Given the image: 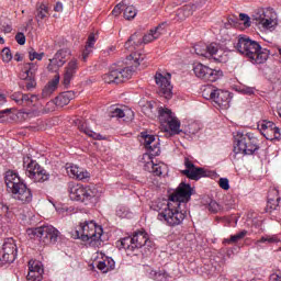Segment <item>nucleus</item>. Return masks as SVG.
Wrapping results in <instances>:
<instances>
[{
    "label": "nucleus",
    "mask_w": 281,
    "mask_h": 281,
    "mask_svg": "<svg viewBox=\"0 0 281 281\" xmlns=\"http://www.w3.org/2000/svg\"><path fill=\"white\" fill-rule=\"evenodd\" d=\"M235 48L239 54L249 58L252 65H262L269 58V49L263 48L258 42L247 36H239Z\"/></svg>",
    "instance_id": "1"
},
{
    "label": "nucleus",
    "mask_w": 281,
    "mask_h": 281,
    "mask_svg": "<svg viewBox=\"0 0 281 281\" xmlns=\"http://www.w3.org/2000/svg\"><path fill=\"white\" fill-rule=\"evenodd\" d=\"M5 183L8 190L12 192L13 198L21 203H32V190L27 188V184L19 177V173L14 171H8L5 175Z\"/></svg>",
    "instance_id": "2"
},
{
    "label": "nucleus",
    "mask_w": 281,
    "mask_h": 281,
    "mask_svg": "<svg viewBox=\"0 0 281 281\" xmlns=\"http://www.w3.org/2000/svg\"><path fill=\"white\" fill-rule=\"evenodd\" d=\"M104 229L102 226L95 224V222H85L81 223L76 231L77 238L83 243H89L91 247H102V234Z\"/></svg>",
    "instance_id": "3"
},
{
    "label": "nucleus",
    "mask_w": 281,
    "mask_h": 281,
    "mask_svg": "<svg viewBox=\"0 0 281 281\" xmlns=\"http://www.w3.org/2000/svg\"><path fill=\"white\" fill-rule=\"evenodd\" d=\"M235 155H254L256 150H260L258 137L254 133L243 134L240 132L235 135Z\"/></svg>",
    "instance_id": "4"
},
{
    "label": "nucleus",
    "mask_w": 281,
    "mask_h": 281,
    "mask_svg": "<svg viewBox=\"0 0 281 281\" xmlns=\"http://www.w3.org/2000/svg\"><path fill=\"white\" fill-rule=\"evenodd\" d=\"M29 236H36L40 238V243L43 245H55L57 240H60V231L53 225H44L35 228H29L26 231Z\"/></svg>",
    "instance_id": "5"
},
{
    "label": "nucleus",
    "mask_w": 281,
    "mask_h": 281,
    "mask_svg": "<svg viewBox=\"0 0 281 281\" xmlns=\"http://www.w3.org/2000/svg\"><path fill=\"white\" fill-rule=\"evenodd\" d=\"M158 221L166 223L170 227L181 225L186 218V212L181 211L179 202H172L169 200V207L164 213H159Z\"/></svg>",
    "instance_id": "6"
},
{
    "label": "nucleus",
    "mask_w": 281,
    "mask_h": 281,
    "mask_svg": "<svg viewBox=\"0 0 281 281\" xmlns=\"http://www.w3.org/2000/svg\"><path fill=\"white\" fill-rule=\"evenodd\" d=\"M158 120L164 131H170L172 135H179L181 133V121L175 116L172 110L160 106L158 109Z\"/></svg>",
    "instance_id": "7"
},
{
    "label": "nucleus",
    "mask_w": 281,
    "mask_h": 281,
    "mask_svg": "<svg viewBox=\"0 0 281 281\" xmlns=\"http://www.w3.org/2000/svg\"><path fill=\"white\" fill-rule=\"evenodd\" d=\"M142 45H144V40L140 33H134L125 43V49L132 52L130 60H133L134 67H139V65H142V60L146 58V55L135 52V49H137V47H142Z\"/></svg>",
    "instance_id": "8"
},
{
    "label": "nucleus",
    "mask_w": 281,
    "mask_h": 281,
    "mask_svg": "<svg viewBox=\"0 0 281 281\" xmlns=\"http://www.w3.org/2000/svg\"><path fill=\"white\" fill-rule=\"evenodd\" d=\"M68 193L71 201H80L81 203H86V205L94 196L93 191L89 187L76 182L68 183Z\"/></svg>",
    "instance_id": "9"
},
{
    "label": "nucleus",
    "mask_w": 281,
    "mask_h": 281,
    "mask_svg": "<svg viewBox=\"0 0 281 281\" xmlns=\"http://www.w3.org/2000/svg\"><path fill=\"white\" fill-rule=\"evenodd\" d=\"M133 76V69L131 67L125 68H114L112 67L111 70L103 75V80L108 85L115 83L120 85L121 82H124L128 80Z\"/></svg>",
    "instance_id": "10"
},
{
    "label": "nucleus",
    "mask_w": 281,
    "mask_h": 281,
    "mask_svg": "<svg viewBox=\"0 0 281 281\" xmlns=\"http://www.w3.org/2000/svg\"><path fill=\"white\" fill-rule=\"evenodd\" d=\"M193 71L196 78L204 80V82H216V80L223 78V70L212 69L203 64H195Z\"/></svg>",
    "instance_id": "11"
},
{
    "label": "nucleus",
    "mask_w": 281,
    "mask_h": 281,
    "mask_svg": "<svg viewBox=\"0 0 281 281\" xmlns=\"http://www.w3.org/2000/svg\"><path fill=\"white\" fill-rule=\"evenodd\" d=\"M184 167L186 169L181 171L187 179H191V181H199L202 177H210L207 170L201 167L194 166V162L190 160V158H184Z\"/></svg>",
    "instance_id": "12"
},
{
    "label": "nucleus",
    "mask_w": 281,
    "mask_h": 281,
    "mask_svg": "<svg viewBox=\"0 0 281 281\" xmlns=\"http://www.w3.org/2000/svg\"><path fill=\"white\" fill-rule=\"evenodd\" d=\"M172 76L169 72H156L155 82L159 88V94L164 95L167 100L172 98V85L170 83Z\"/></svg>",
    "instance_id": "13"
},
{
    "label": "nucleus",
    "mask_w": 281,
    "mask_h": 281,
    "mask_svg": "<svg viewBox=\"0 0 281 281\" xmlns=\"http://www.w3.org/2000/svg\"><path fill=\"white\" fill-rule=\"evenodd\" d=\"M258 131H260L261 135L270 142H273V139H280V127L276 126V123L271 121H259L258 122Z\"/></svg>",
    "instance_id": "14"
},
{
    "label": "nucleus",
    "mask_w": 281,
    "mask_h": 281,
    "mask_svg": "<svg viewBox=\"0 0 281 281\" xmlns=\"http://www.w3.org/2000/svg\"><path fill=\"white\" fill-rule=\"evenodd\" d=\"M191 198L192 187L190 184H186V182H181L177 191L169 196V201L173 203L177 202L181 205V203H188Z\"/></svg>",
    "instance_id": "15"
},
{
    "label": "nucleus",
    "mask_w": 281,
    "mask_h": 281,
    "mask_svg": "<svg viewBox=\"0 0 281 281\" xmlns=\"http://www.w3.org/2000/svg\"><path fill=\"white\" fill-rule=\"evenodd\" d=\"M140 137L144 140L143 144L146 150H148L149 153L145 154V157H148V159H150V157H159V155H161V149H159V145L155 135H149L148 133L143 132L140 134Z\"/></svg>",
    "instance_id": "16"
},
{
    "label": "nucleus",
    "mask_w": 281,
    "mask_h": 281,
    "mask_svg": "<svg viewBox=\"0 0 281 281\" xmlns=\"http://www.w3.org/2000/svg\"><path fill=\"white\" fill-rule=\"evenodd\" d=\"M11 100H13V102H15L19 106H27L29 109H32L33 106H36V103L38 102V95L14 92L11 94Z\"/></svg>",
    "instance_id": "17"
},
{
    "label": "nucleus",
    "mask_w": 281,
    "mask_h": 281,
    "mask_svg": "<svg viewBox=\"0 0 281 281\" xmlns=\"http://www.w3.org/2000/svg\"><path fill=\"white\" fill-rule=\"evenodd\" d=\"M71 56V52L67 48L59 49L53 59H49L48 64V70L49 71H56L57 69H60L65 63H67V58Z\"/></svg>",
    "instance_id": "18"
},
{
    "label": "nucleus",
    "mask_w": 281,
    "mask_h": 281,
    "mask_svg": "<svg viewBox=\"0 0 281 281\" xmlns=\"http://www.w3.org/2000/svg\"><path fill=\"white\" fill-rule=\"evenodd\" d=\"M43 263L36 260L29 261V273L26 276L27 281H41L44 273Z\"/></svg>",
    "instance_id": "19"
},
{
    "label": "nucleus",
    "mask_w": 281,
    "mask_h": 281,
    "mask_svg": "<svg viewBox=\"0 0 281 281\" xmlns=\"http://www.w3.org/2000/svg\"><path fill=\"white\" fill-rule=\"evenodd\" d=\"M18 249L14 247H3L0 249V267L12 265L16 260Z\"/></svg>",
    "instance_id": "20"
},
{
    "label": "nucleus",
    "mask_w": 281,
    "mask_h": 281,
    "mask_svg": "<svg viewBox=\"0 0 281 281\" xmlns=\"http://www.w3.org/2000/svg\"><path fill=\"white\" fill-rule=\"evenodd\" d=\"M99 36L98 33H90L88 35V40L86 42L85 48L81 52V60L83 63H87V59L91 54H93V49H95V43L98 41Z\"/></svg>",
    "instance_id": "21"
},
{
    "label": "nucleus",
    "mask_w": 281,
    "mask_h": 281,
    "mask_svg": "<svg viewBox=\"0 0 281 281\" xmlns=\"http://www.w3.org/2000/svg\"><path fill=\"white\" fill-rule=\"evenodd\" d=\"M23 168L25 170L26 177L32 181V175H36L38 170L43 168L36 160L32 159L30 156L23 158Z\"/></svg>",
    "instance_id": "22"
},
{
    "label": "nucleus",
    "mask_w": 281,
    "mask_h": 281,
    "mask_svg": "<svg viewBox=\"0 0 281 281\" xmlns=\"http://www.w3.org/2000/svg\"><path fill=\"white\" fill-rule=\"evenodd\" d=\"M213 102H215L220 109H229V91L216 89L215 95L213 97Z\"/></svg>",
    "instance_id": "23"
},
{
    "label": "nucleus",
    "mask_w": 281,
    "mask_h": 281,
    "mask_svg": "<svg viewBox=\"0 0 281 281\" xmlns=\"http://www.w3.org/2000/svg\"><path fill=\"white\" fill-rule=\"evenodd\" d=\"M78 71V59H71L65 68L64 72V85L69 87L71 85V80H74V76Z\"/></svg>",
    "instance_id": "24"
},
{
    "label": "nucleus",
    "mask_w": 281,
    "mask_h": 281,
    "mask_svg": "<svg viewBox=\"0 0 281 281\" xmlns=\"http://www.w3.org/2000/svg\"><path fill=\"white\" fill-rule=\"evenodd\" d=\"M199 8L198 4H186L176 11L173 21H186L189 16L194 14V11Z\"/></svg>",
    "instance_id": "25"
},
{
    "label": "nucleus",
    "mask_w": 281,
    "mask_h": 281,
    "mask_svg": "<svg viewBox=\"0 0 281 281\" xmlns=\"http://www.w3.org/2000/svg\"><path fill=\"white\" fill-rule=\"evenodd\" d=\"M154 243L145 231L134 233L135 247H153Z\"/></svg>",
    "instance_id": "26"
},
{
    "label": "nucleus",
    "mask_w": 281,
    "mask_h": 281,
    "mask_svg": "<svg viewBox=\"0 0 281 281\" xmlns=\"http://www.w3.org/2000/svg\"><path fill=\"white\" fill-rule=\"evenodd\" d=\"M255 21H257L258 25H261L263 30H271L273 25H276V22L273 19L269 18L265 11H260L259 13H256Z\"/></svg>",
    "instance_id": "27"
},
{
    "label": "nucleus",
    "mask_w": 281,
    "mask_h": 281,
    "mask_svg": "<svg viewBox=\"0 0 281 281\" xmlns=\"http://www.w3.org/2000/svg\"><path fill=\"white\" fill-rule=\"evenodd\" d=\"M206 52V58H213L218 63H223V49H221V46H218L217 43L209 44Z\"/></svg>",
    "instance_id": "28"
},
{
    "label": "nucleus",
    "mask_w": 281,
    "mask_h": 281,
    "mask_svg": "<svg viewBox=\"0 0 281 281\" xmlns=\"http://www.w3.org/2000/svg\"><path fill=\"white\" fill-rule=\"evenodd\" d=\"M162 34H164V24H160L155 29H151L149 33L143 36L144 45H148V43H153V41H157V38H159V36H161Z\"/></svg>",
    "instance_id": "29"
},
{
    "label": "nucleus",
    "mask_w": 281,
    "mask_h": 281,
    "mask_svg": "<svg viewBox=\"0 0 281 281\" xmlns=\"http://www.w3.org/2000/svg\"><path fill=\"white\" fill-rule=\"evenodd\" d=\"M78 128L80 133H85V135H87L88 137H91L92 139H97L99 142L106 139V136H102V134L95 133L91 128H89V126L87 125V122L80 121L78 124Z\"/></svg>",
    "instance_id": "30"
},
{
    "label": "nucleus",
    "mask_w": 281,
    "mask_h": 281,
    "mask_svg": "<svg viewBox=\"0 0 281 281\" xmlns=\"http://www.w3.org/2000/svg\"><path fill=\"white\" fill-rule=\"evenodd\" d=\"M279 203H280V196H278V190L273 189L268 194V203L266 206L267 212H272L273 210H278Z\"/></svg>",
    "instance_id": "31"
},
{
    "label": "nucleus",
    "mask_w": 281,
    "mask_h": 281,
    "mask_svg": "<svg viewBox=\"0 0 281 281\" xmlns=\"http://www.w3.org/2000/svg\"><path fill=\"white\" fill-rule=\"evenodd\" d=\"M164 168H166V165L164 164H155V161L150 160L145 164V170L148 172H151L156 177H161L164 175Z\"/></svg>",
    "instance_id": "32"
},
{
    "label": "nucleus",
    "mask_w": 281,
    "mask_h": 281,
    "mask_svg": "<svg viewBox=\"0 0 281 281\" xmlns=\"http://www.w3.org/2000/svg\"><path fill=\"white\" fill-rule=\"evenodd\" d=\"M60 82V77L55 76L53 80H50L42 91L43 98H48L50 93H54L56 89H58V83Z\"/></svg>",
    "instance_id": "33"
},
{
    "label": "nucleus",
    "mask_w": 281,
    "mask_h": 281,
    "mask_svg": "<svg viewBox=\"0 0 281 281\" xmlns=\"http://www.w3.org/2000/svg\"><path fill=\"white\" fill-rule=\"evenodd\" d=\"M97 268L99 271H102V273H109V271L115 269V261L111 258H105L98 262Z\"/></svg>",
    "instance_id": "34"
},
{
    "label": "nucleus",
    "mask_w": 281,
    "mask_h": 281,
    "mask_svg": "<svg viewBox=\"0 0 281 281\" xmlns=\"http://www.w3.org/2000/svg\"><path fill=\"white\" fill-rule=\"evenodd\" d=\"M249 234V232L243 229L235 235H231L229 238L224 239L223 245H236V243H240V240H245L246 236Z\"/></svg>",
    "instance_id": "35"
},
{
    "label": "nucleus",
    "mask_w": 281,
    "mask_h": 281,
    "mask_svg": "<svg viewBox=\"0 0 281 281\" xmlns=\"http://www.w3.org/2000/svg\"><path fill=\"white\" fill-rule=\"evenodd\" d=\"M32 181L34 183H45V181H49V172L45 170V168H40V170L36 173H33L32 176Z\"/></svg>",
    "instance_id": "36"
},
{
    "label": "nucleus",
    "mask_w": 281,
    "mask_h": 281,
    "mask_svg": "<svg viewBox=\"0 0 281 281\" xmlns=\"http://www.w3.org/2000/svg\"><path fill=\"white\" fill-rule=\"evenodd\" d=\"M170 207V200H157L153 202L151 210L158 212V214H164L166 210Z\"/></svg>",
    "instance_id": "37"
},
{
    "label": "nucleus",
    "mask_w": 281,
    "mask_h": 281,
    "mask_svg": "<svg viewBox=\"0 0 281 281\" xmlns=\"http://www.w3.org/2000/svg\"><path fill=\"white\" fill-rule=\"evenodd\" d=\"M37 70H38V66H36V64L29 63L24 66L22 78L24 80H27V78H34Z\"/></svg>",
    "instance_id": "38"
},
{
    "label": "nucleus",
    "mask_w": 281,
    "mask_h": 281,
    "mask_svg": "<svg viewBox=\"0 0 281 281\" xmlns=\"http://www.w3.org/2000/svg\"><path fill=\"white\" fill-rule=\"evenodd\" d=\"M71 100H74V92L71 91L65 92L56 98L58 106H66V104H69Z\"/></svg>",
    "instance_id": "39"
},
{
    "label": "nucleus",
    "mask_w": 281,
    "mask_h": 281,
    "mask_svg": "<svg viewBox=\"0 0 281 281\" xmlns=\"http://www.w3.org/2000/svg\"><path fill=\"white\" fill-rule=\"evenodd\" d=\"M128 113H133L132 111H124L122 109H120L117 105H113L110 108L109 110V117H126V115H128Z\"/></svg>",
    "instance_id": "40"
},
{
    "label": "nucleus",
    "mask_w": 281,
    "mask_h": 281,
    "mask_svg": "<svg viewBox=\"0 0 281 281\" xmlns=\"http://www.w3.org/2000/svg\"><path fill=\"white\" fill-rule=\"evenodd\" d=\"M49 16V8L45 4H41L37 7L35 19L36 21H43Z\"/></svg>",
    "instance_id": "41"
},
{
    "label": "nucleus",
    "mask_w": 281,
    "mask_h": 281,
    "mask_svg": "<svg viewBox=\"0 0 281 281\" xmlns=\"http://www.w3.org/2000/svg\"><path fill=\"white\" fill-rule=\"evenodd\" d=\"M193 52L196 54V56H203L204 58H207V44L203 42L195 44Z\"/></svg>",
    "instance_id": "42"
},
{
    "label": "nucleus",
    "mask_w": 281,
    "mask_h": 281,
    "mask_svg": "<svg viewBox=\"0 0 281 281\" xmlns=\"http://www.w3.org/2000/svg\"><path fill=\"white\" fill-rule=\"evenodd\" d=\"M137 16V9L134 5H128L124 9V19L131 21Z\"/></svg>",
    "instance_id": "43"
},
{
    "label": "nucleus",
    "mask_w": 281,
    "mask_h": 281,
    "mask_svg": "<svg viewBox=\"0 0 281 281\" xmlns=\"http://www.w3.org/2000/svg\"><path fill=\"white\" fill-rule=\"evenodd\" d=\"M215 94H216V88L212 86H207L202 92V95L203 98H205V100H214Z\"/></svg>",
    "instance_id": "44"
},
{
    "label": "nucleus",
    "mask_w": 281,
    "mask_h": 281,
    "mask_svg": "<svg viewBox=\"0 0 281 281\" xmlns=\"http://www.w3.org/2000/svg\"><path fill=\"white\" fill-rule=\"evenodd\" d=\"M66 172L71 179H76V176L79 172V167L77 165H67Z\"/></svg>",
    "instance_id": "45"
},
{
    "label": "nucleus",
    "mask_w": 281,
    "mask_h": 281,
    "mask_svg": "<svg viewBox=\"0 0 281 281\" xmlns=\"http://www.w3.org/2000/svg\"><path fill=\"white\" fill-rule=\"evenodd\" d=\"M91 175L89 173V171L80 167L79 171H77V175H75V179H77L78 181H83V179H89Z\"/></svg>",
    "instance_id": "46"
},
{
    "label": "nucleus",
    "mask_w": 281,
    "mask_h": 281,
    "mask_svg": "<svg viewBox=\"0 0 281 281\" xmlns=\"http://www.w3.org/2000/svg\"><path fill=\"white\" fill-rule=\"evenodd\" d=\"M122 247H133L135 245V237L133 236H127L123 237L120 240Z\"/></svg>",
    "instance_id": "47"
},
{
    "label": "nucleus",
    "mask_w": 281,
    "mask_h": 281,
    "mask_svg": "<svg viewBox=\"0 0 281 281\" xmlns=\"http://www.w3.org/2000/svg\"><path fill=\"white\" fill-rule=\"evenodd\" d=\"M260 243H266V245H278L280 239L278 236H266L260 239Z\"/></svg>",
    "instance_id": "48"
},
{
    "label": "nucleus",
    "mask_w": 281,
    "mask_h": 281,
    "mask_svg": "<svg viewBox=\"0 0 281 281\" xmlns=\"http://www.w3.org/2000/svg\"><path fill=\"white\" fill-rule=\"evenodd\" d=\"M207 210L211 214H218V212H221V204L216 201H211L207 205Z\"/></svg>",
    "instance_id": "49"
},
{
    "label": "nucleus",
    "mask_w": 281,
    "mask_h": 281,
    "mask_svg": "<svg viewBox=\"0 0 281 281\" xmlns=\"http://www.w3.org/2000/svg\"><path fill=\"white\" fill-rule=\"evenodd\" d=\"M45 56V53H37L36 50H34V48H32L29 52V58L30 60H43V57Z\"/></svg>",
    "instance_id": "50"
},
{
    "label": "nucleus",
    "mask_w": 281,
    "mask_h": 281,
    "mask_svg": "<svg viewBox=\"0 0 281 281\" xmlns=\"http://www.w3.org/2000/svg\"><path fill=\"white\" fill-rule=\"evenodd\" d=\"M145 271L147 272L149 278H151L153 280H159V278H161V272H157V271L150 269L149 266H145Z\"/></svg>",
    "instance_id": "51"
},
{
    "label": "nucleus",
    "mask_w": 281,
    "mask_h": 281,
    "mask_svg": "<svg viewBox=\"0 0 281 281\" xmlns=\"http://www.w3.org/2000/svg\"><path fill=\"white\" fill-rule=\"evenodd\" d=\"M2 60L3 63H10V60H12V52L10 48L2 49Z\"/></svg>",
    "instance_id": "52"
},
{
    "label": "nucleus",
    "mask_w": 281,
    "mask_h": 281,
    "mask_svg": "<svg viewBox=\"0 0 281 281\" xmlns=\"http://www.w3.org/2000/svg\"><path fill=\"white\" fill-rule=\"evenodd\" d=\"M239 21H241V23H244L246 27H251V19L249 18V15L240 13Z\"/></svg>",
    "instance_id": "53"
},
{
    "label": "nucleus",
    "mask_w": 281,
    "mask_h": 281,
    "mask_svg": "<svg viewBox=\"0 0 281 281\" xmlns=\"http://www.w3.org/2000/svg\"><path fill=\"white\" fill-rule=\"evenodd\" d=\"M58 106L57 101H48L46 103V106L44 108V113H50V111H54Z\"/></svg>",
    "instance_id": "54"
},
{
    "label": "nucleus",
    "mask_w": 281,
    "mask_h": 281,
    "mask_svg": "<svg viewBox=\"0 0 281 281\" xmlns=\"http://www.w3.org/2000/svg\"><path fill=\"white\" fill-rule=\"evenodd\" d=\"M122 10H124V3L120 2L112 10L113 16H120L122 14Z\"/></svg>",
    "instance_id": "55"
},
{
    "label": "nucleus",
    "mask_w": 281,
    "mask_h": 281,
    "mask_svg": "<svg viewBox=\"0 0 281 281\" xmlns=\"http://www.w3.org/2000/svg\"><path fill=\"white\" fill-rule=\"evenodd\" d=\"M218 186L222 190H229V179L227 178H220Z\"/></svg>",
    "instance_id": "56"
},
{
    "label": "nucleus",
    "mask_w": 281,
    "mask_h": 281,
    "mask_svg": "<svg viewBox=\"0 0 281 281\" xmlns=\"http://www.w3.org/2000/svg\"><path fill=\"white\" fill-rule=\"evenodd\" d=\"M15 41L18 43V45H25V34L19 32L15 35Z\"/></svg>",
    "instance_id": "57"
},
{
    "label": "nucleus",
    "mask_w": 281,
    "mask_h": 281,
    "mask_svg": "<svg viewBox=\"0 0 281 281\" xmlns=\"http://www.w3.org/2000/svg\"><path fill=\"white\" fill-rule=\"evenodd\" d=\"M2 247H16V241L14 240V238L9 237L4 239Z\"/></svg>",
    "instance_id": "58"
},
{
    "label": "nucleus",
    "mask_w": 281,
    "mask_h": 281,
    "mask_svg": "<svg viewBox=\"0 0 281 281\" xmlns=\"http://www.w3.org/2000/svg\"><path fill=\"white\" fill-rule=\"evenodd\" d=\"M26 80H29V81L26 82V89H27V91H30V89H34V87H36V80H34V77H27Z\"/></svg>",
    "instance_id": "59"
},
{
    "label": "nucleus",
    "mask_w": 281,
    "mask_h": 281,
    "mask_svg": "<svg viewBox=\"0 0 281 281\" xmlns=\"http://www.w3.org/2000/svg\"><path fill=\"white\" fill-rule=\"evenodd\" d=\"M269 281H281V271L272 273Z\"/></svg>",
    "instance_id": "60"
},
{
    "label": "nucleus",
    "mask_w": 281,
    "mask_h": 281,
    "mask_svg": "<svg viewBox=\"0 0 281 281\" xmlns=\"http://www.w3.org/2000/svg\"><path fill=\"white\" fill-rule=\"evenodd\" d=\"M243 92L246 93V95H254L255 90L254 88H244Z\"/></svg>",
    "instance_id": "61"
},
{
    "label": "nucleus",
    "mask_w": 281,
    "mask_h": 281,
    "mask_svg": "<svg viewBox=\"0 0 281 281\" xmlns=\"http://www.w3.org/2000/svg\"><path fill=\"white\" fill-rule=\"evenodd\" d=\"M26 115L38 117V115H41V110H33L32 112H26Z\"/></svg>",
    "instance_id": "62"
},
{
    "label": "nucleus",
    "mask_w": 281,
    "mask_h": 281,
    "mask_svg": "<svg viewBox=\"0 0 281 281\" xmlns=\"http://www.w3.org/2000/svg\"><path fill=\"white\" fill-rule=\"evenodd\" d=\"M54 10L55 12H63V2H57Z\"/></svg>",
    "instance_id": "63"
},
{
    "label": "nucleus",
    "mask_w": 281,
    "mask_h": 281,
    "mask_svg": "<svg viewBox=\"0 0 281 281\" xmlns=\"http://www.w3.org/2000/svg\"><path fill=\"white\" fill-rule=\"evenodd\" d=\"M14 60H16V63H21V60H23V57L19 53H16L14 55Z\"/></svg>",
    "instance_id": "64"
}]
</instances>
